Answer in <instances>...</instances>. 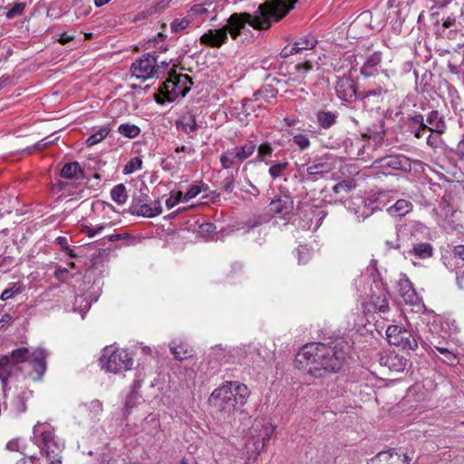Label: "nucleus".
<instances>
[{
  "label": "nucleus",
  "instance_id": "nucleus-1",
  "mask_svg": "<svg viewBox=\"0 0 464 464\" xmlns=\"http://www.w3.org/2000/svg\"><path fill=\"white\" fill-rule=\"evenodd\" d=\"M346 347L343 343L305 345L297 353L295 362L298 369L315 378H323L341 370L347 356Z\"/></svg>",
  "mask_w": 464,
  "mask_h": 464
},
{
  "label": "nucleus",
  "instance_id": "nucleus-2",
  "mask_svg": "<svg viewBox=\"0 0 464 464\" xmlns=\"http://www.w3.org/2000/svg\"><path fill=\"white\" fill-rule=\"evenodd\" d=\"M289 13L284 0H267L261 4L256 11L249 13H234L227 20V34H230L233 40H237L241 34L246 24H248L256 30H267L271 27L272 22H277Z\"/></svg>",
  "mask_w": 464,
  "mask_h": 464
},
{
  "label": "nucleus",
  "instance_id": "nucleus-3",
  "mask_svg": "<svg viewBox=\"0 0 464 464\" xmlns=\"http://www.w3.org/2000/svg\"><path fill=\"white\" fill-rule=\"evenodd\" d=\"M249 395L250 391L246 384L227 382L212 392L208 401L224 417H229L246 403Z\"/></svg>",
  "mask_w": 464,
  "mask_h": 464
},
{
  "label": "nucleus",
  "instance_id": "nucleus-4",
  "mask_svg": "<svg viewBox=\"0 0 464 464\" xmlns=\"http://www.w3.org/2000/svg\"><path fill=\"white\" fill-rule=\"evenodd\" d=\"M191 85L192 80L188 75L174 72L161 84L155 100L158 103L172 102L179 97H185Z\"/></svg>",
  "mask_w": 464,
  "mask_h": 464
},
{
  "label": "nucleus",
  "instance_id": "nucleus-5",
  "mask_svg": "<svg viewBox=\"0 0 464 464\" xmlns=\"http://www.w3.org/2000/svg\"><path fill=\"white\" fill-rule=\"evenodd\" d=\"M274 432V427L267 420H256L250 429L251 438L246 442L248 459H256L263 450L266 443L269 441Z\"/></svg>",
  "mask_w": 464,
  "mask_h": 464
},
{
  "label": "nucleus",
  "instance_id": "nucleus-6",
  "mask_svg": "<svg viewBox=\"0 0 464 464\" xmlns=\"http://www.w3.org/2000/svg\"><path fill=\"white\" fill-rule=\"evenodd\" d=\"M395 89V84L390 79V76L382 72L373 76V79L366 83L365 88L359 92V98L376 99V102H382L385 95Z\"/></svg>",
  "mask_w": 464,
  "mask_h": 464
},
{
  "label": "nucleus",
  "instance_id": "nucleus-7",
  "mask_svg": "<svg viewBox=\"0 0 464 464\" xmlns=\"http://www.w3.org/2000/svg\"><path fill=\"white\" fill-rule=\"evenodd\" d=\"M42 425L37 423L34 427V438L37 439L41 437L40 442L42 444L41 449L44 450L47 459L54 463H62V451L63 450V444L55 437L51 430H42ZM36 443H39L37 440Z\"/></svg>",
  "mask_w": 464,
  "mask_h": 464
},
{
  "label": "nucleus",
  "instance_id": "nucleus-8",
  "mask_svg": "<svg viewBox=\"0 0 464 464\" xmlns=\"http://www.w3.org/2000/svg\"><path fill=\"white\" fill-rule=\"evenodd\" d=\"M256 150V143L254 140H247L241 146H236L225 150L219 157L223 169H228L238 167L247 160Z\"/></svg>",
  "mask_w": 464,
  "mask_h": 464
},
{
  "label": "nucleus",
  "instance_id": "nucleus-9",
  "mask_svg": "<svg viewBox=\"0 0 464 464\" xmlns=\"http://www.w3.org/2000/svg\"><path fill=\"white\" fill-rule=\"evenodd\" d=\"M30 359V350L26 347H20L9 355H5L0 359V379L5 382L7 379L21 370L20 363L25 362Z\"/></svg>",
  "mask_w": 464,
  "mask_h": 464
},
{
  "label": "nucleus",
  "instance_id": "nucleus-10",
  "mask_svg": "<svg viewBox=\"0 0 464 464\" xmlns=\"http://www.w3.org/2000/svg\"><path fill=\"white\" fill-rule=\"evenodd\" d=\"M102 368L110 372L119 373L130 369L133 360L125 350L111 351L105 348L100 359Z\"/></svg>",
  "mask_w": 464,
  "mask_h": 464
},
{
  "label": "nucleus",
  "instance_id": "nucleus-11",
  "mask_svg": "<svg viewBox=\"0 0 464 464\" xmlns=\"http://www.w3.org/2000/svg\"><path fill=\"white\" fill-rule=\"evenodd\" d=\"M159 69L160 65L157 63L156 56L150 53L142 54L130 66L132 76L142 81L152 77H159Z\"/></svg>",
  "mask_w": 464,
  "mask_h": 464
},
{
  "label": "nucleus",
  "instance_id": "nucleus-12",
  "mask_svg": "<svg viewBox=\"0 0 464 464\" xmlns=\"http://www.w3.org/2000/svg\"><path fill=\"white\" fill-rule=\"evenodd\" d=\"M411 162V160L405 155L391 154L376 160L373 165L382 169L410 172L412 169Z\"/></svg>",
  "mask_w": 464,
  "mask_h": 464
},
{
  "label": "nucleus",
  "instance_id": "nucleus-13",
  "mask_svg": "<svg viewBox=\"0 0 464 464\" xmlns=\"http://www.w3.org/2000/svg\"><path fill=\"white\" fill-rule=\"evenodd\" d=\"M277 93L278 91L270 85L263 87L262 89L254 92L253 98H246L243 100L242 111L246 115L250 114L251 111H253L251 104L254 101H265L267 103H271L272 100L276 98Z\"/></svg>",
  "mask_w": 464,
  "mask_h": 464
},
{
  "label": "nucleus",
  "instance_id": "nucleus-14",
  "mask_svg": "<svg viewBox=\"0 0 464 464\" xmlns=\"http://www.w3.org/2000/svg\"><path fill=\"white\" fill-rule=\"evenodd\" d=\"M200 44L211 48H220L228 41L227 29L224 27L218 29H208L199 38Z\"/></svg>",
  "mask_w": 464,
  "mask_h": 464
},
{
  "label": "nucleus",
  "instance_id": "nucleus-15",
  "mask_svg": "<svg viewBox=\"0 0 464 464\" xmlns=\"http://www.w3.org/2000/svg\"><path fill=\"white\" fill-rule=\"evenodd\" d=\"M370 304L374 312L386 314L390 310L386 290L380 285L375 284V289L372 288Z\"/></svg>",
  "mask_w": 464,
  "mask_h": 464
},
{
  "label": "nucleus",
  "instance_id": "nucleus-16",
  "mask_svg": "<svg viewBox=\"0 0 464 464\" xmlns=\"http://www.w3.org/2000/svg\"><path fill=\"white\" fill-rule=\"evenodd\" d=\"M48 352L43 348H36L30 352V364L37 376L34 380H40L46 371V359Z\"/></svg>",
  "mask_w": 464,
  "mask_h": 464
},
{
  "label": "nucleus",
  "instance_id": "nucleus-17",
  "mask_svg": "<svg viewBox=\"0 0 464 464\" xmlns=\"http://www.w3.org/2000/svg\"><path fill=\"white\" fill-rule=\"evenodd\" d=\"M175 126L193 138L192 134L198 130L196 114L191 111H186L175 121Z\"/></svg>",
  "mask_w": 464,
  "mask_h": 464
},
{
  "label": "nucleus",
  "instance_id": "nucleus-18",
  "mask_svg": "<svg viewBox=\"0 0 464 464\" xmlns=\"http://www.w3.org/2000/svg\"><path fill=\"white\" fill-rule=\"evenodd\" d=\"M294 208V200L292 197H278L270 203V211L282 217L289 215Z\"/></svg>",
  "mask_w": 464,
  "mask_h": 464
},
{
  "label": "nucleus",
  "instance_id": "nucleus-19",
  "mask_svg": "<svg viewBox=\"0 0 464 464\" xmlns=\"http://www.w3.org/2000/svg\"><path fill=\"white\" fill-rule=\"evenodd\" d=\"M336 93L340 99L347 102H351L357 97L355 85L350 78H343L338 81Z\"/></svg>",
  "mask_w": 464,
  "mask_h": 464
},
{
  "label": "nucleus",
  "instance_id": "nucleus-20",
  "mask_svg": "<svg viewBox=\"0 0 464 464\" xmlns=\"http://www.w3.org/2000/svg\"><path fill=\"white\" fill-rule=\"evenodd\" d=\"M431 345L443 356V361L448 364H454L457 361L455 345L451 342L439 341L438 343H430Z\"/></svg>",
  "mask_w": 464,
  "mask_h": 464
},
{
  "label": "nucleus",
  "instance_id": "nucleus-21",
  "mask_svg": "<svg viewBox=\"0 0 464 464\" xmlns=\"http://www.w3.org/2000/svg\"><path fill=\"white\" fill-rule=\"evenodd\" d=\"M60 176L67 179H82L84 171L77 161L65 163L61 169Z\"/></svg>",
  "mask_w": 464,
  "mask_h": 464
},
{
  "label": "nucleus",
  "instance_id": "nucleus-22",
  "mask_svg": "<svg viewBox=\"0 0 464 464\" xmlns=\"http://www.w3.org/2000/svg\"><path fill=\"white\" fill-rule=\"evenodd\" d=\"M382 62V53L380 52H375L372 54H371L367 59L365 60L363 65L361 68V73L366 77L371 78L372 76L376 75L377 73V66Z\"/></svg>",
  "mask_w": 464,
  "mask_h": 464
},
{
  "label": "nucleus",
  "instance_id": "nucleus-23",
  "mask_svg": "<svg viewBox=\"0 0 464 464\" xmlns=\"http://www.w3.org/2000/svg\"><path fill=\"white\" fill-rule=\"evenodd\" d=\"M381 364L386 366L392 372H401L406 368L407 361L397 354L391 353L382 358Z\"/></svg>",
  "mask_w": 464,
  "mask_h": 464
},
{
  "label": "nucleus",
  "instance_id": "nucleus-24",
  "mask_svg": "<svg viewBox=\"0 0 464 464\" xmlns=\"http://www.w3.org/2000/svg\"><path fill=\"white\" fill-rule=\"evenodd\" d=\"M413 205L410 200L398 199L392 206L387 208V212L393 217H403L410 213Z\"/></svg>",
  "mask_w": 464,
  "mask_h": 464
},
{
  "label": "nucleus",
  "instance_id": "nucleus-25",
  "mask_svg": "<svg viewBox=\"0 0 464 464\" xmlns=\"http://www.w3.org/2000/svg\"><path fill=\"white\" fill-rule=\"evenodd\" d=\"M407 253L420 259H425L432 256L433 246L430 243L420 242L413 244L412 247L410 248Z\"/></svg>",
  "mask_w": 464,
  "mask_h": 464
},
{
  "label": "nucleus",
  "instance_id": "nucleus-26",
  "mask_svg": "<svg viewBox=\"0 0 464 464\" xmlns=\"http://www.w3.org/2000/svg\"><path fill=\"white\" fill-rule=\"evenodd\" d=\"M427 122L431 125L427 130L442 134L446 130V122L438 111H431L427 117Z\"/></svg>",
  "mask_w": 464,
  "mask_h": 464
},
{
  "label": "nucleus",
  "instance_id": "nucleus-27",
  "mask_svg": "<svg viewBox=\"0 0 464 464\" xmlns=\"http://www.w3.org/2000/svg\"><path fill=\"white\" fill-rule=\"evenodd\" d=\"M169 346L172 354L179 361L187 360L194 355V350L187 343L176 344L173 342Z\"/></svg>",
  "mask_w": 464,
  "mask_h": 464
},
{
  "label": "nucleus",
  "instance_id": "nucleus-28",
  "mask_svg": "<svg viewBox=\"0 0 464 464\" xmlns=\"http://www.w3.org/2000/svg\"><path fill=\"white\" fill-rule=\"evenodd\" d=\"M32 392L28 390L20 391L12 401V408L17 413H24L26 411V402L31 398Z\"/></svg>",
  "mask_w": 464,
  "mask_h": 464
},
{
  "label": "nucleus",
  "instance_id": "nucleus-29",
  "mask_svg": "<svg viewBox=\"0 0 464 464\" xmlns=\"http://www.w3.org/2000/svg\"><path fill=\"white\" fill-rule=\"evenodd\" d=\"M338 114L330 111H319L316 113L318 124L323 129H329L337 121Z\"/></svg>",
  "mask_w": 464,
  "mask_h": 464
},
{
  "label": "nucleus",
  "instance_id": "nucleus-30",
  "mask_svg": "<svg viewBox=\"0 0 464 464\" xmlns=\"http://www.w3.org/2000/svg\"><path fill=\"white\" fill-rule=\"evenodd\" d=\"M399 343H394L395 346H401L404 350H415L418 347V342L412 334L404 330L398 339Z\"/></svg>",
  "mask_w": 464,
  "mask_h": 464
},
{
  "label": "nucleus",
  "instance_id": "nucleus-31",
  "mask_svg": "<svg viewBox=\"0 0 464 464\" xmlns=\"http://www.w3.org/2000/svg\"><path fill=\"white\" fill-rule=\"evenodd\" d=\"M332 167L327 162H317L307 167V175L312 178L323 177L324 174L329 173Z\"/></svg>",
  "mask_w": 464,
  "mask_h": 464
},
{
  "label": "nucleus",
  "instance_id": "nucleus-32",
  "mask_svg": "<svg viewBox=\"0 0 464 464\" xmlns=\"http://www.w3.org/2000/svg\"><path fill=\"white\" fill-rule=\"evenodd\" d=\"M25 7L26 3L24 2H17L12 5H8L3 7V9L5 10L4 14L7 19H14L15 17L22 15L24 12Z\"/></svg>",
  "mask_w": 464,
  "mask_h": 464
},
{
  "label": "nucleus",
  "instance_id": "nucleus-33",
  "mask_svg": "<svg viewBox=\"0 0 464 464\" xmlns=\"http://www.w3.org/2000/svg\"><path fill=\"white\" fill-rule=\"evenodd\" d=\"M212 3H202L194 5L190 10H189V15L190 16H203L205 15L207 18L210 19L211 21L215 19V15L212 16L210 14L209 8L212 6Z\"/></svg>",
  "mask_w": 464,
  "mask_h": 464
},
{
  "label": "nucleus",
  "instance_id": "nucleus-34",
  "mask_svg": "<svg viewBox=\"0 0 464 464\" xmlns=\"http://www.w3.org/2000/svg\"><path fill=\"white\" fill-rule=\"evenodd\" d=\"M400 292L405 303L412 304L417 302L418 296L410 282L406 281L402 283L401 285Z\"/></svg>",
  "mask_w": 464,
  "mask_h": 464
},
{
  "label": "nucleus",
  "instance_id": "nucleus-35",
  "mask_svg": "<svg viewBox=\"0 0 464 464\" xmlns=\"http://www.w3.org/2000/svg\"><path fill=\"white\" fill-rule=\"evenodd\" d=\"M317 40L314 36H303L294 43V50H296L297 53L303 50H311L315 46Z\"/></svg>",
  "mask_w": 464,
  "mask_h": 464
},
{
  "label": "nucleus",
  "instance_id": "nucleus-36",
  "mask_svg": "<svg viewBox=\"0 0 464 464\" xmlns=\"http://www.w3.org/2000/svg\"><path fill=\"white\" fill-rule=\"evenodd\" d=\"M111 197L117 204H125L128 199L126 187L123 184L114 186L111 190Z\"/></svg>",
  "mask_w": 464,
  "mask_h": 464
},
{
  "label": "nucleus",
  "instance_id": "nucleus-37",
  "mask_svg": "<svg viewBox=\"0 0 464 464\" xmlns=\"http://www.w3.org/2000/svg\"><path fill=\"white\" fill-rule=\"evenodd\" d=\"M111 128L106 125L102 126L99 130L95 133L92 134L86 140L87 146L91 147L98 144L102 140H103L110 133Z\"/></svg>",
  "mask_w": 464,
  "mask_h": 464
},
{
  "label": "nucleus",
  "instance_id": "nucleus-38",
  "mask_svg": "<svg viewBox=\"0 0 464 464\" xmlns=\"http://www.w3.org/2000/svg\"><path fill=\"white\" fill-rule=\"evenodd\" d=\"M118 131L124 137L134 139L140 135V129L135 124L123 123L118 127Z\"/></svg>",
  "mask_w": 464,
  "mask_h": 464
},
{
  "label": "nucleus",
  "instance_id": "nucleus-39",
  "mask_svg": "<svg viewBox=\"0 0 464 464\" xmlns=\"http://www.w3.org/2000/svg\"><path fill=\"white\" fill-rule=\"evenodd\" d=\"M313 68V65L310 62H305L304 63H298L295 66V70L297 72V75L293 78L294 82H297L300 84L304 83V78L308 72H310Z\"/></svg>",
  "mask_w": 464,
  "mask_h": 464
},
{
  "label": "nucleus",
  "instance_id": "nucleus-40",
  "mask_svg": "<svg viewBox=\"0 0 464 464\" xmlns=\"http://www.w3.org/2000/svg\"><path fill=\"white\" fill-rule=\"evenodd\" d=\"M130 212L132 215L141 216L145 218H154L151 206L149 203H144L137 207L130 206Z\"/></svg>",
  "mask_w": 464,
  "mask_h": 464
},
{
  "label": "nucleus",
  "instance_id": "nucleus-41",
  "mask_svg": "<svg viewBox=\"0 0 464 464\" xmlns=\"http://www.w3.org/2000/svg\"><path fill=\"white\" fill-rule=\"evenodd\" d=\"M405 329L399 325H390L386 330L387 340L390 344L399 343L398 339Z\"/></svg>",
  "mask_w": 464,
  "mask_h": 464
},
{
  "label": "nucleus",
  "instance_id": "nucleus-42",
  "mask_svg": "<svg viewBox=\"0 0 464 464\" xmlns=\"http://www.w3.org/2000/svg\"><path fill=\"white\" fill-rule=\"evenodd\" d=\"M22 291H23V285L21 283H18V282L13 283L10 287H8L3 291L0 298L3 301L9 300V299L13 298L14 296H15L16 295L22 293Z\"/></svg>",
  "mask_w": 464,
  "mask_h": 464
},
{
  "label": "nucleus",
  "instance_id": "nucleus-43",
  "mask_svg": "<svg viewBox=\"0 0 464 464\" xmlns=\"http://www.w3.org/2000/svg\"><path fill=\"white\" fill-rule=\"evenodd\" d=\"M257 150V160L259 161H266V159L271 157L274 151V148L268 141L261 143L259 146L256 145Z\"/></svg>",
  "mask_w": 464,
  "mask_h": 464
},
{
  "label": "nucleus",
  "instance_id": "nucleus-44",
  "mask_svg": "<svg viewBox=\"0 0 464 464\" xmlns=\"http://www.w3.org/2000/svg\"><path fill=\"white\" fill-rule=\"evenodd\" d=\"M287 162H275L269 168V175L273 179H276L286 169Z\"/></svg>",
  "mask_w": 464,
  "mask_h": 464
},
{
  "label": "nucleus",
  "instance_id": "nucleus-45",
  "mask_svg": "<svg viewBox=\"0 0 464 464\" xmlns=\"http://www.w3.org/2000/svg\"><path fill=\"white\" fill-rule=\"evenodd\" d=\"M142 167V160L140 157H134L129 160L124 166V174H131L134 171L140 169Z\"/></svg>",
  "mask_w": 464,
  "mask_h": 464
},
{
  "label": "nucleus",
  "instance_id": "nucleus-46",
  "mask_svg": "<svg viewBox=\"0 0 464 464\" xmlns=\"http://www.w3.org/2000/svg\"><path fill=\"white\" fill-rule=\"evenodd\" d=\"M354 188L355 184L353 180H342L334 186L333 190L335 194L342 192L348 193Z\"/></svg>",
  "mask_w": 464,
  "mask_h": 464
},
{
  "label": "nucleus",
  "instance_id": "nucleus-47",
  "mask_svg": "<svg viewBox=\"0 0 464 464\" xmlns=\"http://www.w3.org/2000/svg\"><path fill=\"white\" fill-rule=\"evenodd\" d=\"M148 188H144V191L142 189L140 190L138 194H134L132 198V202L130 206H139L144 203H149L150 201V198L148 195Z\"/></svg>",
  "mask_w": 464,
  "mask_h": 464
},
{
  "label": "nucleus",
  "instance_id": "nucleus-48",
  "mask_svg": "<svg viewBox=\"0 0 464 464\" xmlns=\"http://www.w3.org/2000/svg\"><path fill=\"white\" fill-rule=\"evenodd\" d=\"M390 460H392L390 459V451L385 450V451H381L377 455L372 457L369 460L368 464H390Z\"/></svg>",
  "mask_w": 464,
  "mask_h": 464
},
{
  "label": "nucleus",
  "instance_id": "nucleus-49",
  "mask_svg": "<svg viewBox=\"0 0 464 464\" xmlns=\"http://www.w3.org/2000/svg\"><path fill=\"white\" fill-rule=\"evenodd\" d=\"M203 189H205L204 184H193L192 186H190L189 189L184 194V200L188 201L196 198Z\"/></svg>",
  "mask_w": 464,
  "mask_h": 464
},
{
  "label": "nucleus",
  "instance_id": "nucleus-50",
  "mask_svg": "<svg viewBox=\"0 0 464 464\" xmlns=\"http://www.w3.org/2000/svg\"><path fill=\"white\" fill-rule=\"evenodd\" d=\"M293 142L298 146L301 150L307 149L310 146L309 138L304 134H297L293 137Z\"/></svg>",
  "mask_w": 464,
  "mask_h": 464
},
{
  "label": "nucleus",
  "instance_id": "nucleus-51",
  "mask_svg": "<svg viewBox=\"0 0 464 464\" xmlns=\"http://www.w3.org/2000/svg\"><path fill=\"white\" fill-rule=\"evenodd\" d=\"M190 24V20L188 18L175 19L171 23V31L178 33L186 29Z\"/></svg>",
  "mask_w": 464,
  "mask_h": 464
},
{
  "label": "nucleus",
  "instance_id": "nucleus-52",
  "mask_svg": "<svg viewBox=\"0 0 464 464\" xmlns=\"http://www.w3.org/2000/svg\"><path fill=\"white\" fill-rule=\"evenodd\" d=\"M55 139H51V136L45 137L37 143H35L33 147L27 148L25 150L30 153L33 150H43L47 148L49 145L54 142Z\"/></svg>",
  "mask_w": 464,
  "mask_h": 464
},
{
  "label": "nucleus",
  "instance_id": "nucleus-53",
  "mask_svg": "<svg viewBox=\"0 0 464 464\" xmlns=\"http://www.w3.org/2000/svg\"><path fill=\"white\" fill-rule=\"evenodd\" d=\"M221 189L224 192L231 193L234 189V176L228 172V175L221 182Z\"/></svg>",
  "mask_w": 464,
  "mask_h": 464
},
{
  "label": "nucleus",
  "instance_id": "nucleus-54",
  "mask_svg": "<svg viewBox=\"0 0 464 464\" xmlns=\"http://www.w3.org/2000/svg\"><path fill=\"white\" fill-rule=\"evenodd\" d=\"M140 398V396L139 392H130V393L128 394V396L126 398L125 407L128 410L132 409L133 407H135L137 405Z\"/></svg>",
  "mask_w": 464,
  "mask_h": 464
},
{
  "label": "nucleus",
  "instance_id": "nucleus-55",
  "mask_svg": "<svg viewBox=\"0 0 464 464\" xmlns=\"http://www.w3.org/2000/svg\"><path fill=\"white\" fill-rule=\"evenodd\" d=\"M256 350L258 356H260V358L266 362L271 361L274 358V353L269 349L264 348L260 345V347L256 348Z\"/></svg>",
  "mask_w": 464,
  "mask_h": 464
},
{
  "label": "nucleus",
  "instance_id": "nucleus-56",
  "mask_svg": "<svg viewBox=\"0 0 464 464\" xmlns=\"http://www.w3.org/2000/svg\"><path fill=\"white\" fill-rule=\"evenodd\" d=\"M411 124L418 125L421 130H427L428 126L424 123V118L421 114H415L410 119Z\"/></svg>",
  "mask_w": 464,
  "mask_h": 464
},
{
  "label": "nucleus",
  "instance_id": "nucleus-57",
  "mask_svg": "<svg viewBox=\"0 0 464 464\" xmlns=\"http://www.w3.org/2000/svg\"><path fill=\"white\" fill-rule=\"evenodd\" d=\"M297 256H298V263L299 264H304L308 260V250L304 247L300 246L296 249Z\"/></svg>",
  "mask_w": 464,
  "mask_h": 464
},
{
  "label": "nucleus",
  "instance_id": "nucleus-58",
  "mask_svg": "<svg viewBox=\"0 0 464 464\" xmlns=\"http://www.w3.org/2000/svg\"><path fill=\"white\" fill-rule=\"evenodd\" d=\"M390 451V464H405V461H401V454L398 452L395 449L389 450Z\"/></svg>",
  "mask_w": 464,
  "mask_h": 464
},
{
  "label": "nucleus",
  "instance_id": "nucleus-59",
  "mask_svg": "<svg viewBox=\"0 0 464 464\" xmlns=\"http://www.w3.org/2000/svg\"><path fill=\"white\" fill-rule=\"evenodd\" d=\"M56 242H57V244L59 246H61L62 249L68 251L70 256H75V255L72 254V250L69 249V247H68V242H67V238L66 237H58L56 238Z\"/></svg>",
  "mask_w": 464,
  "mask_h": 464
},
{
  "label": "nucleus",
  "instance_id": "nucleus-60",
  "mask_svg": "<svg viewBox=\"0 0 464 464\" xmlns=\"http://www.w3.org/2000/svg\"><path fill=\"white\" fill-rule=\"evenodd\" d=\"M90 409L94 416H97L102 411V404L100 401H92L90 403Z\"/></svg>",
  "mask_w": 464,
  "mask_h": 464
},
{
  "label": "nucleus",
  "instance_id": "nucleus-61",
  "mask_svg": "<svg viewBox=\"0 0 464 464\" xmlns=\"http://www.w3.org/2000/svg\"><path fill=\"white\" fill-rule=\"evenodd\" d=\"M175 152L176 153L183 152V153L192 155L195 153V149L192 146L181 145V146L176 147Z\"/></svg>",
  "mask_w": 464,
  "mask_h": 464
},
{
  "label": "nucleus",
  "instance_id": "nucleus-62",
  "mask_svg": "<svg viewBox=\"0 0 464 464\" xmlns=\"http://www.w3.org/2000/svg\"><path fill=\"white\" fill-rule=\"evenodd\" d=\"M108 241L114 242L119 240H123L130 238V235L128 233H122V234H112L106 237Z\"/></svg>",
  "mask_w": 464,
  "mask_h": 464
},
{
  "label": "nucleus",
  "instance_id": "nucleus-63",
  "mask_svg": "<svg viewBox=\"0 0 464 464\" xmlns=\"http://www.w3.org/2000/svg\"><path fill=\"white\" fill-rule=\"evenodd\" d=\"M151 208H152L154 217H157L162 213L161 202L159 198L153 201Z\"/></svg>",
  "mask_w": 464,
  "mask_h": 464
},
{
  "label": "nucleus",
  "instance_id": "nucleus-64",
  "mask_svg": "<svg viewBox=\"0 0 464 464\" xmlns=\"http://www.w3.org/2000/svg\"><path fill=\"white\" fill-rule=\"evenodd\" d=\"M453 254L455 256L464 260V245H459L454 247Z\"/></svg>",
  "mask_w": 464,
  "mask_h": 464
}]
</instances>
